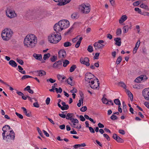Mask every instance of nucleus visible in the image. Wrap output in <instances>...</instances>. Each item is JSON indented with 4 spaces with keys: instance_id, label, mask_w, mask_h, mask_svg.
Segmentation results:
<instances>
[{
    "instance_id": "obj_17",
    "label": "nucleus",
    "mask_w": 149,
    "mask_h": 149,
    "mask_svg": "<svg viewBox=\"0 0 149 149\" xmlns=\"http://www.w3.org/2000/svg\"><path fill=\"white\" fill-rule=\"evenodd\" d=\"M93 46L95 47V49L97 50L102 49L104 47V45L102 44H100L97 42H96L94 44Z\"/></svg>"
},
{
    "instance_id": "obj_7",
    "label": "nucleus",
    "mask_w": 149,
    "mask_h": 149,
    "mask_svg": "<svg viewBox=\"0 0 149 149\" xmlns=\"http://www.w3.org/2000/svg\"><path fill=\"white\" fill-rule=\"evenodd\" d=\"M82 39L83 38L82 37H79V36H77L75 38L72 39V41L74 43H75L78 40V41L77 42L75 45V47L76 48H78L79 47Z\"/></svg>"
},
{
    "instance_id": "obj_53",
    "label": "nucleus",
    "mask_w": 149,
    "mask_h": 149,
    "mask_svg": "<svg viewBox=\"0 0 149 149\" xmlns=\"http://www.w3.org/2000/svg\"><path fill=\"white\" fill-rule=\"evenodd\" d=\"M50 99L49 97H47L45 101L47 105H48L50 102Z\"/></svg>"
},
{
    "instance_id": "obj_26",
    "label": "nucleus",
    "mask_w": 149,
    "mask_h": 149,
    "mask_svg": "<svg viewBox=\"0 0 149 149\" xmlns=\"http://www.w3.org/2000/svg\"><path fill=\"white\" fill-rule=\"evenodd\" d=\"M64 1L63 0V1H62V2H61L60 3H57V5L58 6H63L66 4L70 2L71 0H64Z\"/></svg>"
},
{
    "instance_id": "obj_9",
    "label": "nucleus",
    "mask_w": 149,
    "mask_h": 149,
    "mask_svg": "<svg viewBox=\"0 0 149 149\" xmlns=\"http://www.w3.org/2000/svg\"><path fill=\"white\" fill-rule=\"evenodd\" d=\"M63 62V59L59 60L55 62L54 63L53 67L56 69H60L62 67V64Z\"/></svg>"
},
{
    "instance_id": "obj_47",
    "label": "nucleus",
    "mask_w": 149,
    "mask_h": 149,
    "mask_svg": "<svg viewBox=\"0 0 149 149\" xmlns=\"http://www.w3.org/2000/svg\"><path fill=\"white\" fill-rule=\"evenodd\" d=\"M26 88H29L28 90H29L28 91L31 94H33V91L30 89V86H26Z\"/></svg>"
},
{
    "instance_id": "obj_12",
    "label": "nucleus",
    "mask_w": 149,
    "mask_h": 149,
    "mask_svg": "<svg viewBox=\"0 0 149 149\" xmlns=\"http://www.w3.org/2000/svg\"><path fill=\"white\" fill-rule=\"evenodd\" d=\"M6 15L10 18H13L16 16V14L15 12L10 9H7L6 11Z\"/></svg>"
},
{
    "instance_id": "obj_21",
    "label": "nucleus",
    "mask_w": 149,
    "mask_h": 149,
    "mask_svg": "<svg viewBox=\"0 0 149 149\" xmlns=\"http://www.w3.org/2000/svg\"><path fill=\"white\" fill-rule=\"evenodd\" d=\"M140 43V40H139L136 43L135 47L134 48V49L133 50V53L134 54L136 53L137 52V49L139 47V45Z\"/></svg>"
},
{
    "instance_id": "obj_56",
    "label": "nucleus",
    "mask_w": 149,
    "mask_h": 149,
    "mask_svg": "<svg viewBox=\"0 0 149 149\" xmlns=\"http://www.w3.org/2000/svg\"><path fill=\"white\" fill-rule=\"evenodd\" d=\"M100 53H96L94 56V58L95 59H98V57L100 55Z\"/></svg>"
},
{
    "instance_id": "obj_61",
    "label": "nucleus",
    "mask_w": 149,
    "mask_h": 149,
    "mask_svg": "<svg viewBox=\"0 0 149 149\" xmlns=\"http://www.w3.org/2000/svg\"><path fill=\"white\" fill-rule=\"evenodd\" d=\"M98 127L100 128H103L104 127V126L103 125L101 124V123H99L98 124Z\"/></svg>"
},
{
    "instance_id": "obj_36",
    "label": "nucleus",
    "mask_w": 149,
    "mask_h": 149,
    "mask_svg": "<svg viewBox=\"0 0 149 149\" xmlns=\"http://www.w3.org/2000/svg\"><path fill=\"white\" fill-rule=\"evenodd\" d=\"M114 103L116 105H118L120 106L121 105V103L120 101L118 99H115L114 100Z\"/></svg>"
},
{
    "instance_id": "obj_45",
    "label": "nucleus",
    "mask_w": 149,
    "mask_h": 149,
    "mask_svg": "<svg viewBox=\"0 0 149 149\" xmlns=\"http://www.w3.org/2000/svg\"><path fill=\"white\" fill-rule=\"evenodd\" d=\"M134 10L135 11H137L138 13L142 14L141 11L140 9L138 8H136L134 9Z\"/></svg>"
},
{
    "instance_id": "obj_58",
    "label": "nucleus",
    "mask_w": 149,
    "mask_h": 149,
    "mask_svg": "<svg viewBox=\"0 0 149 149\" xmlns=\"http://www.w3.org/2000/svg\"><path fill=\"white\" fill-rule=\"evenodd\" d=\"M34 107L37 108H38L39 107V105L37 102L34 103L33 104Z\"/></svg>"
},
{
    "instance_id": "obj_3",
    "label": "nucleus",
    "mask_w": 149,
    "mask_h": 149,
    "mask_svg": "<svg viewBox=\"0 0 149 149\" xmlns=\"http://www.w3.org/2000/svg\"><path fill=\"white\" fill-rule=\"evenodd\" d=\"M13 34V32L11 30L6 29L2 31L1 37L3 40L8 41L10 39Z\"/></svg>"
},
{
    "instance_id": "obj_48",
    "label": "nucleus",
    "mask_w": 149,
    "mask_h": 149,
    "mask_svg": "<svg viewBox=\"0 0 149 149\" xmlns=\"http://www.w3.org/2000/svg\"><path fill=\"white\" fill-rule=\"evenodd\" d=\"M87 107L86 106H84L81 109L80 111L82 112H84L86 111L87 110Z\"/></svg>"
},
{
    "instance_id": "obj_23",
    "label": "nucleus",
    "mask_w": 149,
    "mask_h": 149,
    "mask_svg": "<svg viewBox=\"0 0 149 149\" xmlns=\"http://www.w3.org/2000/svg\"><path fill=\"white\" fill-rule=\"evenodd\" d=\"M21 109H23V112L25 114V115L27 117H30L31 115V112L30 111H28L24 107H22Z\"/></svg>"
},
{
    "instance_id": "obj_64",
    "label": "nucleus",
    "mask_w": 149,
    "mask_h": 149,
    "mask_svg": "<svg viewBox=\"0 0 149 149\" xmlns=\"http://www.w3.org/2000/svg\"><path fill=\"white\" fill-rule=\"evenodd\" d=\"M59 128L61 130L65 129V125H60L59 126Z\"/></svg>"
},
{
    "instance_id": "obj_43",
    "label": "nucleus",
    "mask_w": 149,
    "mask_h": 149,
    "mask_svg": "<svg viewBox=\"0 0 149 149\" xmlns=\"http://www.w3.org/2000/svg\"><path fill=\"white\" fill-rule=\"evenodd\" d=\"M37 130L38 133L40 135V136L42 137H43V135L42 132L41 131L40 129L38 127H37Z\"/></svg>"
},
{
    "instance_id": "obj_35",
    "label": "nucleus",
    "mask_w": 149,
    "mask_h": 149,
    "mask_svg": "<svg viewBox=\"0 0 149 149\" xmlns=\"http://www.w3.org/2000/svg\"><path fill=\"white\" fill-rule=\"evenodd\" d=\"M119 85L120 86L123 88H124L126 89V86L125 84L123 82H121L119 83Z\"/></svg>"
},
{
    "instance_id": "obj_28",
    "label": "nucleus",
    "mask_w": 149,
    "mask_h": 149,
    "mask_svg": "<svg viewBox=\"0 0 149 149\" xmlns=\"http://www.w3.org/2000/svg\"><path fill=\"white\" fill-rule=\"evenodd\" d=\"M96 79L97 81V85H98L97 86H96L95 85H94L93 86H90V87H91V88L93 89H95L97 88L98 89L99 88V85H100V83H99V80L97 78H96Z\"/></svg>"
},
{
    "instance_id": "obj_15",
    "label": "nucleus",
    "mask_w": 149,
    "mask_h": 149,
    "mask_svg": "<svg viewBox=\"0 0 149 149\" xmlns=\"http://www.w3.org/2000/svg\"><path fill=\"white\" fill-rule=\"evenodd\" d=\"M54 30L56 31V33H58V32L63 30V28L61 26V25L58 22V23L56 24L54 26Z\"/></svg>"
},
{
    "instance_id": "obj_5",
    "label": "nucleus",
    "mask_w": 149,
    "mask_h": 149,
    "mask_svg": "<svg viewBox=\"0 0 149 149\" xmlns=\"http://www.w3.org/2000/svg\"><path fill=\"white\" fill-rule=\"evenodd\" d=\"M59 22L63 30L68 27L70 26L69 22L67 20H62L59 21Z\"/></svg>"
},
{
    "instance_id": "obj_6",
    "label": "nucleus",
    "mask_w": 149,
    "mask_h": 149,
    "mask_svg": "<svg viewBox=\"0 0 149 149\" xmlns=\"http://www.w3.org/2000/svg\"><path fill=\"white\" fill-rule=\"evenodd\" d=\"M94 77V75L93 74L91 73H87L85 75V80L89 83H91L92 85H93L94 83V81H90L91 79H93Z\"/></svg>"
},
{
    "instance_id": "obj_2",
    "label": "nucleus",
    "mask_w": 149,
    "mask_h": 149,
    "mask_svg": "<svg viewBox=\"0 0 149 149\" xmlns=\"http://www.w3.org/2000/svg\"><path fill=\"white\" fill-rule=\"evenodd\" d=\"M61 39V36L55 32L52 33L48 37L49 41L52 43L55 44L58 43Z\"/></svg>"
},
{
    "instance_id": "obj_59",
    "label": "nucleus",
    "mask_w": 149,
    "mask_h": 149,
    "mask_svg": "<svg viewBox=\"0 0 149 149\" xmlns=\"http://www.w3.org/2000/svg\"><path fill=\"white\" fill-rule=\"evenodd\" d=\"M43 132L44 133L45 135L47 137H48L49 136V134L45 130H42Z\"/></svg>"
},
{
    "instance_id": "obj_24",
    "label": "nucleus",
    "mask_w": 149,
    "mask_h": 149,
    "mask_svg": "<svg viewBox=\"0 0 149 149\" xmlns=\"http://www.w3.org/2000/svg\"><path fill=\"white\" fill-rule=\"evenodd\" d=\"M61 104L63 105V106H62L61 110H66L69 109V106L68 104H66L65 102H62Z\"/></svg>"
},
{
    "instance_id": "obj_37",
    "label": "nucleus",
    "mask_w": 149,
    "mask_h": 149,
    "mask_svg": "<svg viewBox=\"0 0 149 149\" xmlns=\"http://www.w3.org/2000/svg\"><path fill=\"white\" fill-rule=\"evenodd\" d=\"M140 7L142 8H144L146 10H148V8L147 6L144 4H142L140 5Z\"/></svg>"
},
{
    "instance_id": "obj_62",
    "label": "nucleus",
    "mask_w": 149,
    "mask_h": 149,
    "mask_svg": "<svg viewBox=\"0 0 149 149\" xmlns=\"http://www.w3.org/2000/svg\"><path fill=\"white\" fill-rule=\"evenodd\" d=\"M59 115L60 117L63 118H65L66 116L65 114H64L63 113H60L59 114Z\"/></svg>"
},
{
    "instance_id": "obj_4",
    "label": "nucleus",
    "mask_w": 149,
    "mask_h": 149,
    "mask_svg": "<svg viewBox=\"0 0 149 149\" xmlns=\"http://www.w3.org/2000/svg\"><path fill=\"white\" fill-rule=\"evenodd\" d=\"M79 8L81 12L85 14L88 13L91 10V7L89 4L86 5L83 4L79 6Z\"/></svg>"
},
{
    "instance_id": "obj_57",
    "label": "nucleus",
    "mask_w": 149,
    "mask_h": 149,
    "mask_svg": "<svg viewBox=\"0 0 149 149\" xmlns=\"http://www.w3.org/2000/svg\"><path fill=\"white\" fill-rule=\"evenodd\" d=\"M88 128L91 132L92 133H95V131L92 127H89Z\"/></svg>"
},
{
    "instance_id": "obj_10",
    "label": "nucleus",
    "mask_w": 149,
    "mask_h": 149,
    "mask_svg": "<svg viewBox=\"0 0 149 149\" xmlns=\"http://www.w3.org/2000/svg\"><path fill=\"white\" fill-rule=\"evenodd\" d=\"M142 94L146 100H149V88L144 89L142 91Z\"/></svg>"
},
{
    "instance_id": "obj_25",
    "label": "nucleus",
    "mask_w": 149,
    "mask_h": 149,
    "mask_svg": "<svg viewBox=\"0 0 149 149\" xmlns=\"http://www.w3.org/2000/svg\"><path fill=\"white\" fill-rule=\"evenodd\" d=\"M33 56L36 59L38 60H40L42 59V55L41 54L34 53L33 54Z\"/></svg>"
},
{
    "instance_id": "obj_27",
    "label": "nucleus",
    "mask_w": 149,
    "mask_h": 149,
    "mask_svg": "<svg viewBox=\"0 0 149 149\" xmlns=\"http://www.w3.org/2000/svg\"><path fill=\"white\" fill-rule=\"evenodd\" d=\"M9 64L12 67H15L17 66V64L15 61L13 60H11L9 62Z\"/></svg>"
},
{
    "instance_id": "obj_19",
    "label": "nucleus",
    "mask_w": 149,
    "mask_h": 149,
    "mask_svg": "<svg viewBox=\"0 0 149 149\" xmlns=\"http://www.w3.org/2000/svg\"><path fill=\"white\" fill-rule=\"evenodd\" d=\"M36 72L37 73V75L39 76H42L44 75H45L46 74V72L44 70H37Z\"/></svg>"
},
{
    "instance_id": "obj_42",
    "label": "nucleus",
    "mask_w": 149,
    "mask_h": 149,
    "mask_svg": "<svg viewBox=\"0 0 149 149\" xmlns=\"http://www.w3.org/2000/svg\"><path fill=\"white\" fill-rule=\"evenodd\" d=\"M51 61L52 62H54L56 60H57V57L56 56H53L52 58H50Z\"/></svg>"
},
{
    "instance_id": "obj_30",
    "label": "nucleus",
    "mask_w": 149,
    "mask_h": 149,
    "mask_svg": "<svg viewBox=\"0 0 149 149\" xmlns=\"http://www.w3.org/2000/svg\"><path fill=\"white\" fill-rule=\"evenodd\" d=\"M122 30L121 29L118 28L116 30V33L117 36H119L121 34Z\"/></svg>"
},
{
    "instance_id": "obj_8",
    "label": "nucleus",
    "mask_w": 149,
    "mask_h": 149,
    "mask_svg": "<svg viewBox=\"0 0 149 149\" xmlns=\"http://www.w3.org/2000/svg\"><path fill=\"white\" fill-rule=\"evenodd\" d=\"M10 133L8 134L6 133V135L5 140H6L7 141H9L11 140H13L15 138V134L13 130H10Z\"/></svg>"
},
{
    "instance_id": "obj_38",
    "label": "nucleus",
    "mask_w": 149,
    "mask_h": 149,
    "mask_svg": "<svg viewBox=\"0 0 149 149\" xmlns=\"http://www.w3.org/2000/svg\"><path fill=\"white\" fill-rule=\"evenodd\" d=\"M87 50L90 52H92L93 51V47L91 45L88 46L87 48Z\"/></svg>"
},
{
    "instance_id": "obj_31",
    "label": "nucleus",
    "mask_w": 149,
    "mask_h": 149,
    "mask_svg": "<svg viewBox=\"0 0 149 149\" xmlns=\"http://www.w3.org/2000/svg\"><path fill=\"white\" fill-rule=\"evenodd\" d=\"M123 32L124 33H127L128 31L129 26L127 25L123 27Z\"/></svg>"
},
{
    "instance_id": "obj_18",
    "label": "nucleus",
    "mask_w": 149,
    "mask_h": 149,
    "mask_svg": "<svg viewBox=\"0 0 149 149\" xmlns=\"http://www.w3.org/2000/svg\"><path fill=\"white\" fill-rule=\"evenodd\" d=\"M66 55V52L64 49L61 50L58 52V56L60 58H65Z\"/></svg>"
},
{
    "instance_id": "obj_14",
    "label": "nucleus",
    "mask_w": 149,
    "mask_h": 149,
    "mask_svg": "<svg viewBox=\"0 0 149 149\" xmlns=\"http://www.w3.org/2000/svg\"><path fill=\"white\" fill-rule=\"evenodd\" d=\"M89 61V59L88 57H85L84 58H81L80 60V61L81 64L85 65L87 66H89L90 65Z\"/></svg>"
},
{
    "instance_id": "obj_51",
    "label": "nucleus",
    "mask_w": 149,
    "mask_h": 149,
    "mask_svg": "<svg viewBox=\"0 0 149 149\" xmlns=\"http://www.w3.org/2000/svg\"><path fill=\"white\" fill-rule=\"evenodd\" d=\"M104 136L105 137L108 141H109L110 140V138L109 136L107 134H103Z\"/></svg>"
},
{
    "instance_id": "obj_34",
    "label": "nucleus",
    "mask_w": 149,
    "mask_h": 149,
    "mask_svg": "<svg viewBox=\"0 0 149 149\" xmlns=\"http://www.w3.org/2000/svg\"><path fill=\"white\" fill-rule=\"evenodd\" d=\"M102 102L104 104H109L108 103L109 101L108 100L107 98H104L103 97L102 99Z\"/></svg>"
},
{
    "instance_id": "obj_11",
    "label": "nucleus",
    "mask_w": 149,
    "mask_h": 149,
    "mask_svg": "<svg viewBox=\"0 0 149 149\" xmlns=\"http://www.w3.org/2000/svg\"><path fill=\"white\" fill-rule=\"evenodd\" d=\"M73 113H68L66 116V119L68 120H70L72 123H77L78 120L76 119L72 118Z\"/></svg>"
},
{
    "instance_id": "obj_20",
    "label": "nucleus",
    "mask_w": 149,
    "mask_h": 149,
    "mask_svg": "<svg viewBox=\"0 0 149 149\" xmlns=\"http://www.w3.org/2000/svg\"><path fill=\"white\" fill-rule=\"evenodd\" d=\"M114 40L116 42L115 45L118 46H120L121 43L120 38L117 37L114 39Z\"/></svg>"
},
{
    "instance_id": "obj_32",
    "label": "nucleus",
    "mask_w": 149,
    "mask_h": 149,
    "mask_svg": "<svg viewBox=\"0 0 149 149\" xmlns=\"http://www.w3.org/2000/svg\"><path fill=\"white\" fill-rule=\"evenodd\" d=\"M63 63V66L64 67H65L67 66L68 65L69 63L70 62L68 60L66 59L64 61Z\"/></svg>"
},
{
    "instance_id": "obj_16",
    "label": "nucleus",
    "mask_w": 149,
    "mask_h": 149,
    "mask_svg": "<svg viewBox=\"0 0 149 149\" xmlns=\"http://www.w3.org/2000/svg\"><path fill=\"white\" fill-rule=\"evenodd\" d=\"M147 79V77L146 75H141L135 80V81L137 83H139L142 81H145Z\"/></svg>"
},
{
    "instance_id": "obj_13",
    "label": "nucleus",
    "mask_w": 149,
    "mask_h": 149,
    "mask_svg": "<svg viewBox=\"0 0 149 149\" xmlns=\"http://www.w3.org/2000/svg\"><path fill=\"white\" fill-rule=\"evenodd\" d=\"M10 127L8 125H6L2 128V130L3 132L2 134L3 139H5V135L6 134V132H9L10 129Z\"/></svg>"
},
{
    "instance_id": "obj_1",
    "label": "nucleus",
    "mask_w": 149,
    "mask_h": 149,
    "mask_svg": "<svg viewBox=\"0 0 149 149\" xmlns=\"http://www.w3.org/2000/svg\"><path fill=\"white\" fill-rule=\"evenodd\" d=\"M37 42V38L33 34L27 35L25 38L24 41L25 46L31 48L35 47Z\"/></svg>"
},
{
    "instance_id": "obj_39",
    "label": "nucleus",
    "mask_w": 149,
    "mask_h": 149,
    "mask_svg": "<svg viewBox=\"0 0 149 149\" xmlns=\"http://www.w3.org/2000/svg\"><path fill=\"white\" fill-rule=\"evenodd\" d=\"M50 56V54L49 53L45 54L43 56V59L44 60H46Z\"/></svg>"
},
{
    "instance_id": "obj_60",
    "label": "nucleus",
    "mask_w": 149,
    "mask_h": 149,
    "mask_svg": "<svg viewBox=\"0 0 149 149\" xmlns=\"http://www.w3.org/2000/svg\"><path fill=\"white\" fill-rule=\"evenodd\" d=\"M109 1L112 6H114L115 5V1L114 0H109Z\"/></svg>"
},
{
    "instance_id": "obj_44",
    "label": "nucleus",
    "mask_w": 149,
    "mask_h": 149,
    "mask_svg": "<svg viewBox=\"0 0 149 149\" xmlns=\"http://www.w3.org/2000/svg\"><path fill=\"white\" fill-rule=\"evenodd\" d=\"M47 82L49 81L51 83H53L55 82L56 81V80L52 78H50L49 79H47Z\"/></svg>"
},
{
    "instance_id": "obj_54",
    "label": "nucleus",
    "mask_w": 149,
    "mask_h": 149,
    "mask_svg": "<svg viewBox=\"0 0 149 149\" xmlns=\"http://www.w3.org/2000/svg\"><path fill=\"white\" fill-rule=\"evenodd\" d=\"M77 92V90L75 88H74L72 90L70 91V92L72 93H76Z\"/></svg>"
},
{
    "instance_id": "obj_41",
    "label": "nucleus",
    "mask_w": 149,
    "mask_h": 149,
    "mask_svg": "<svg viewBox=\"0 0 149 149\" xmlns=\"http://www.w3.org/2000/svg\"><path fill=\"white\" fill-rule=\"evenodd\" d=\"M68 83L69 84L71 85V86L73 85V84H72V77H70L68 78L67 80Z\"/></svg>"
},
{
    "instance_id": "obj_63",
    "label": "nucleus",
    "mask_w": 149,
    "mask_h": 149,
    "mask_svg": "<svg viewBox=\"0 0 149 149\" xmlns=\"http://www.w3.org/2000/svg\"><path fill=\"white\" fill-rule=\"evenodd\" d=\"M79 117L80 119V120L81 121H84L85 120V119L83 116H82V115L80 116Z\"/></svg>"
},
{
    "instance_id": "obj_22",
    "label": "nucleus",
    "mask_w": 149,
    "mask_h": 149,
    "mask_svg": "<svg viewBox=\"0 0 149 149\" xmlns=\"http://www.w3.org/2000/svg\"><path fill=\"white\" fill-rule=\"evenodd\" d=\"M127 17L126 15H123L119 20L120 24H122L127 19Z\"/></svg>"
},
{
    "instance_id": "obj_50",
    "label": "nucleus",
    "mask_w": 149,
    "mask_h": 149,
    "mask_svg": "<svg viewBox=\"0 0 149 149\" xmlns=\"http://www.w3.org/2000/svg\"><path fill=\"white\" fill-rule=\"evenodd\" d=\"M116 141H117V142L119 143H122L123 142V140L119 136L118 137V138Z\"/></svg>"
},
{
    "instance_id": "obj_33",
    "label": "nucleus",
    "mask_w": 149,
    "mask_h": 149,
    "mask_svg": "<svg viewBox=\"0 0 149 149\" xmlns=\"http://www.w3.org/2000/svg\"><path fill=\"white\" fill-rule=\"evenodd\" d=\"M71 43L70 42L68 41H67L65 42L63 44L64 46L65 47L70 46H71Z\"/></svg>"
},
{
    "instance_id": "obj_52",
    "label": "nucleus",
    "mask_w": 149,
    "mask_h": 149,
    "mask_svg": "<svg viewBox=\"0 0 149 149\" xmlns=\"http://www.w3.org/2000/svg\"><path fill=\"white\" fill-rule=\"evenodd\" d=\"M118 132L120 134H122V135H124L125 134V131L123 130H119Z\"/></svg>"
},
{
    "instance_id": "obj_46",
    "label": "nucleus",
    "mask_w": 149,
    "mask_h": 149,
    "mask_svg": "<svg viewBox=\"0 0 149 149\" xmlns=\"http://www.w3.org/2000/svg\"><path fill=\"white\" fill-rule=\"evenodd\" d=\"M111 119L113 120H115L118 119V117L116 116L112 115L110 117Z\"/></svg>"
},
{
    "instance_id": "obj_55",
    "label": "nucleus",
    "mask_w": 149,
    "mask_h": 149,
    "mask_svg": "<svg viewBox=\"0 0 149 149\" xmlns=\"http://www.w3.org/2000/svg\"><path fill=\"white\" fill-rule=\"evenodd\" d=\"M119 136H118L116 134H113V138L115 139L116 141L117 140L118 138V137Z\"/></svg>"
},
{
    "instance_id": "obj_49",
    "label": "nucleus",
    "mask_w": 149,
    "mask_h": 149,
    "mask_svg": "<svg viewBox=\"0 0 149 149\" xmlns=\"http://www.w3.org/2000/svg\"><path fill=\"white\" fill-rule=\"evenodd\" d=\"M77 15V13H74L71 15V17L72 19L75 18Z\"/></svg>"
},
{
    "instance_id": "obj_29",
    "label": "nucleus",
    "mask_w": 149,
    "mask_h": 149,
    "mask_svg": "<svg viewBox=\"0 0 149 149\" xmlns=\"http://www.w3.org/2000/svg\"><path fill=\"white\" fill-rule=\"evenodd\" d=\"M77 68L76 65H73L70 68V72H73L75 69Z\"/></svg>"
},
{
    "instance_id": "obj_40",
    "label": "nucleus",
    "mask_w": 149,
    "mask_h": 149,
    "mask_svg": "<svg viewBox=\"0 0 149 149\" xmlns=\"http://www.w3.org/2000/svg\"><path fill=\"white\" fill-rule=\"evenodd\" d=\"M122 60V58L121 56H119L118 58H117L116 61V63L118 65L119 64L120 62H121V61Z\"/></svg>"
}]
</instances>
